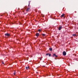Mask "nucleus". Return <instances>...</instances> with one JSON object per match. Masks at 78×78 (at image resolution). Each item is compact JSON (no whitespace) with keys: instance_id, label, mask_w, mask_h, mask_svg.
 Masks as SVG:
<instances>
[{"instance_id":"16","label":"nucleus","mask_w":78,"mask_h":78,"mask_svg":"<svg viewBox=\"0 0 78 78\" xmlns=\"http://www.w3.org/2000/svg\"><path fill=\"white\" fill-rule=\"evenodd\" d=\"M49 54L48 53V54H46V55H49Z\"/></svg>"},{"instance_id":"10","label":"nucleus","mask_w":78,"mask_h":78,"mask_svg":"<svg viewBox=\"0 0 78 78\" xmlns=\"http://www.w3.org/2000/svg\"><path fill=\"white\" fill-rule=\"evenodd\" d=\"M76 34H73V37H75V36H76Z\"/></svg>"},{"instance_id":"17","label":"nucleus","mask_w":78,"mask_h":78,"mask_svg":"<svg viewBox=\"0 0 78 78\" xmlns=\"http://www.w3.org/2000/svg\"><path fill=\"white\" fill-rule=\"evenodd\" d=\"M40 60H42V58H40Z\"/></svg>"},{"instance_id":"19","label":"nucleus","mask_w":78,"mask_h":78,"mask_svg":"<svg viewBox=\"0 0 78 78\" xmlns=\"http://www.w3.org/2000/svg\"><path fill=\"white\" fill-rule=\"evenodd\" d=\"M37 73H38L37 72Z\"/></svg>"},{"instance_id":"20","label":"nucleus","mask_w":78,"mask_h":78,"mask_svg":"<svg viewBox=\"0 0 78 78\" xmlns=\"http://www.w3.org/2000/svg\"><path fill=\"white\" fill-rule=\"evenodd\" d=\"M29 4H30V2H29Z\"/></svg>"},{"instance_id":"4","label":"nucleus","mask_w":78,"mask_h":78,"mask_svg":"<svg viewBox=\"0 0 78 78\" xmlns=\"http://www.w3.org/2000/svg\"><path fill=\"white\" fill-rule=\"evenodd\" d=\"M61 29H62V26H60V27H59L58 30H61Z\"/></svg>"},{"instance_id":"3","label":"nucleus","mask_w":78,"mask_h":78,"mask_svg":"<svg viewBox=\"0 0 78 78\" xmlns=\"http://www.w3.org/2000/svg\"><path fill=\"white\" fill-rule=\"evenodd\" d=\"M30 9V8H28V9H27V10H26L27 12H29Z\"/></svg>"},{"instance_id":"5","label":"nucleus","mask_w":78,"mask_h":78,"mask_svg":"<svg viewBox=\"0 0 78 78\" xmlns=\"http://www.w3.org/2000/svg\"><path fill=\"white\" fill-rule=\"evenodd\" d=\"M39 35V33H37V34H36V36H37V37H38Z\"/></svg>"},{"instance_id":"9","label":"nucleus","mask_w":78,"mask_h":78,"mask_svg":"<svg viewBox=\"0 0 78 78\" xmlns=\"http://www.w3.org/2000/svg\"><path fill=\"white\" fill-rule=\"evenodd\" d=\"M55 55L56 54H53V57H55Z\"/></svg>"},{"instance_id":"7","label":"nucleus","mask_w":78,"mask_h":78,"mask_svg":"<svg viewBox=\"0 0 78 78\" xmlns=\"http://www.w3.org/2000/svg\"><path fill=\"white\" fill-rule=\"evenodd\" d=\"M49 49L50 51H52V48H49Z\"/></svg>"},{"instance_id":"14","label":"nucleus","mask_w":78,"mask_h":78,"mask_svg":"<svg viewBox=\"0 0 78 78\" xmlns=\"http://www.w3.org/2000/svg\"><path fill=\"white\" fill-rule=\"evenodd\" d=\"M16 71H14V75H16Z\"/></svg>"},{"instance_id":"1","label":"nucleus","mask_w":78,"mask_h":78,"mask_svg":"<svg viewBox=\"0 0 78 78\" xmlns=\"http://www.w3.org/2000/svg\"><path fill=\"white\" fill-rule=\"evenodd\" d=\"M5 35L6 36H7V37H9L10 36V34H8V33H7V34H5Z\"/></svg>"},{"instance_id":"6","label":"nucleus","mask_w":78,"mask_h":78,"mask_svg":"<svg viewBox=\"0 0 78 78\" xmlns=\"http://www.w3.org/2000/svg\"><path fill=\"white\" fill-rule=\"evenodd\" d=\"M65 15V14H63L61 16V18H62V17H64V16Z\"/></svg>"},{"instance_id":"2","label":"nucleus","mask_w":78,"mask_h":78,"mask_svg":"<svg viewBox=\"0 0 78 78\" xmlns=\"http://www.w3.org/2000/svg\"><path fill=\"white\" fill-rule=\"evenodd\" d=\"M63 55H66V51H64L63 53Z\"/></svg>"},{"instance_id":"15","label":"nucleus","mask_w":78,"mask_h":78,"mask_svg":"<svg viewBox=\"0 0 78 78\" xmlns=\"http://www.w3.org/2000/svg\"><path fill=\"white\" fill-rule=\"evenodd\" d=\"M55 57H58V55H56V54H55Z\"/></svg>"},{"instance_id":"18","label":"nucleus","mask_w":78,"mask_h":78,"mask_svg":"<svg viewBox=\"0 0 78 78\" xmlns=\"http://www.w3.org/2000/svg\"><path fill=\"white\" fill-rule=\"evenodd\" d=\"M2 63L4 64V65H5L4 62H2Z\"/></svg>"},{"instance_id":"12","label":"nucleus","mask_w":78,"mask_h":78,"mask_svg":"<svg viewBox=\"0 0 78 78\" xmlns=\"http://www.w3.org/2000/svg\"><path fill=\"white\" fill-rule=\"evenodd\" d=\"M38 31L39 32H41V29H39Z\"/></svg>"},{"instance_id":"13","label":"nucleus","mask_w":78,"mask_h":78,"mask_svg":"<svg viewBox=\"0 0 78 78\" xmlns=\"http://www.w3.org/2000/svg\"><path fill=\"white\" fill-rule=\"evenodd\" d=\"M48 55H49V57H50V56H51V54H49Z\"/></svg>"},{"instance_id":"8","label":"nucleus","mask_w":78,"mask_h":78,"mask_svg":"<svg viewBox=\"0 0 78 78\" xmlns=\"http://www.w3.org/2000/svg\"><path fill=\"white\" fill-rule=\"evenodd\" d=\"M29 66H27V67H26V69H29Z\"/></svg>"},{"instance_id":"11","label":"nucleus","mask_w":78,"mask_h":78,"mask_svg":"<svg viewBox=\"0 0 78 78\" xmlns=\"http://www.w3.org/2000/svg\"><path fill=\"white\" fill-rule=\"evenodd\" d=\"M42 35H43V36H45V34H42Z\"/></svg>"}]
</instances>
